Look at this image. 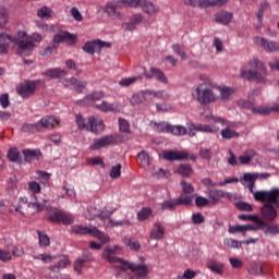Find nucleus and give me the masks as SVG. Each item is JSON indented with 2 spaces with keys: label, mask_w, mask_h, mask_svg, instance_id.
<instances>
[{
  "label": "nucleus",
  "mask_w": 279,
  "mask_h": 279,
  "mask_svg": "<svg viewBox=\"0 0 279 279\" xmlns=\"http://www.w3.org/2000/svg\"><path fill=\"white\" fill-rule=\"evenodd\" d=\"M68 265H71V260H69V256L63 255L59 257L58 263L49 266L48 269L52 271V274H60L62 269H66Z\"/></svg>",
  "instance_id": "412c9836"
},
{
  "label": "nucleus",
  "mask_w": 279,
  "mask_h": 279,
  "mask_svg": "<svg viewBox=\"0 0 279 279\" xmlns=\"http://www.w3.org/2000/svg\"><path fill=\"white\" fill-rule=\"evenodd\" d=\"M21 130H22V132H25L28 134H36V132H40L38 122L23 124Z\"/></svg>",
  "instance_id": "de8ad7c7"
},
{
  "label": "nucleus",
  "mask_w": 279,
  "mask_h": 279,
  "mask_svg": "<svg viewBox=\"0 0 279 279\" xmlns=\"http://www.w3.org/2000/svg\"><path fill=\"white\" fill-rule=\"evenodd\" d=\"M189 130L193 131L195 130L196 132H205V133H209L213 134V132H215V128L208 125V124H191Z\"/></svg>",
  "instance_id": "58836bf2"
},
{
  "label": "nucleus",
  "mask_w": 279,
  "mask_h": 279,
  "mask_svg": "<svg viewBox=\"0 0 279 279\" xmlns=\"http://www.w3.org/2000/svg\"><path fill=\"white\" fill-rule=\"evenodd\" d=\"M223 244L227 245V247H230L231 250L232 248L241 250V247H242V243L232 238L225 239Z\"/></svg>",
  "instance_id": "13d9d810"
},
{
  "label": "nucleus",
  "mask_w": 279,
  "mask_h": 279,
  "mask_svg": "<svg viewBox=\"0 0 279 279\" xmlns=\"http://www.w3.org/2000/svg\"><path fill=\"white\" fill-rule=\"evenodd\" d=\"M131 106H138L141 104H145V96L143 94V90H140L132 95L130 99Z\"/></svg>",
  "instance_id": "a18cd8bd"
},
{
  "label": "nucleus",
  "mask_w": 279,
  "mask_h": 279,
  "mask_svg": "<svg viewBox=\"0 0 279 279\" xmlns=\"http://www.w3.org/2000/svg\"><path fill=\"white\" fill-rule=\"evenodd\" d=\"M207 195L213 204H219L226 197V193L221 190H208Z\"/></svg>",
  "instance_id": "2f4dec72"
},
{
  "label": "nucleus",
  "mask_w": 279,
  "mask_h": 279,
  "mask_svg": "<svg viewBox=\"0 0 279 279\" xmlns=\"http://www.w3.org/2000/svg\"><path fill=\"white\" fill-rule=\"evenodd\" d=\"M260 230H263V232H264V234H266V236H269V235L276 236V234H279V226L278 225H269L266 222V226Z\"/></svg>",
  "instance_id": "c03bdc74"
},
{
  "label": "nucleus",
  "mask_w": 279,
  "mask_h": 279,
  "mask_svg": "<svg viewBox=\"0 0 279 279\" xmlns=\"http://www.w3.org/2000/svg\"><path fill=\"white\" fill-rule=\"evenodd\" d=\"M165 160H189V153L178 151V150H168L163 154Z\"/></svg>",
  "instance_id": "b1692460"
},
{
  "label": "nucleus",
  "mask_w": 279,
  "mask_h": 279,
  "mask_svg": "<svg viewBox=\"0 0 279 279\" xmlns=\"http://www.w3.org/2000/svg\"><path fill=\"white\" fill-rule=\"evenodd\" d=\"M220 134H221L222 138H225L226 141H230L232 138H239V136H240L239 132L232 130L230 126L222 129L220 131Z\"/></svg>",
  "instance_id": "4c0bfd02"
},
{
  "label": "nucleus",
  "mask_w": 279,
  "mask_h": 279,
  "mask_svg": "<svg viewBox=\"0 0 279 279\" xmlns=\"http://www.w3.org/2000/svg\"><path fill=\"white\" fill-rule=\"evenodd\" d=\"M180 185L182 186L183 195H191L192 193H195V187H193V184L186 182L185 180H182Z\"/></svg>",
  "instance_id": "864d4df0"
},
{
  "label": "nucleus",
  "mask_w": 279,
  "mask_h": 279,
  "mask_svg": "<svg viewBox=\"0 0 279 279\" xmlns=\"http://www.w3.org/2000/svg\"><path fill=\"white\" fill-rule=\"evenodd\" d=\"M72 234H89L92 236L93 234V228L84 227L83 225H74L71 227Z\"/></svg>",
  "instance_id": "f704fd0d"
},
{
  "label": "nucleus",
  "mask_w": 279,
  "mask_h": 279,
  "mask_svg": "<svg viewBox=\"0 0 279 279\" xmlns=\"http://www.w3.org/2000/svg\"><path fill=\"white\" fill-rule=\"evenodd\" d=\"M137 158L140 160L141 167H149V155L145 150L140 151L137 154Z\"/></svg>",
  "instance_id": "5fc2aeb1"
},
{
  "label": "nucleus",
  "mask_w": 279,
  "mask_h": 279,
  "mask_svg": "<svg viewBox=\"0 0 279 279\" xmlns=\"http://www.w3.org/2000/svg\"><path fill=\"white\" fill-rule=\"evenodd\" d=\"M170 126L171 124H169L168 122H159L155 124L157 132H162L166 134H169Z\"/></svg>",
  "instance_id": "69168bd1"
},
{
  "label": "nucleus",
  "mask_w": 279,
  "mask_h": 279,
  "mask_svg": "<svg viewBox=\"0 0 279 279\" xmlns=\"http://www.w3.org/2000/svg\"><path fill=\"white\" fill-rule=\"evenodd\" d=\"M41 82L43 81L40 80H26L19 84V86L16 87V93L17 95H20V97L29 98L36 92V86H38V84H41Z\"/></svg>",
  "instance_id": "9b49d317"
},
{
  "label": "nucleus",
  "mask_w": 279,
  "mask_h": 279,
  "mask_svg": "<svg viewBox=\"0 0 279 279\" xmlns=\"http://www.w3.org/2000/svg\"><path fill=\"white\" fill-rule=\"evenodd\" d=\"M22 154L26 162H32V160H38V156H40V150L24 149Z\"/></svg>",
  "instance_id": "e433bc0d"
},
{
  "label": "nucleus",
  "mask_w": 279,
  "mask_h": 279,
  "mask_svg": "<svg viewBox=\"0 0 279 279\" xmlns=\"http://www.w3.org/2000/svg\"><path fill=\"white\" fill-rule=\"evenodd\" d=\"M177 206H179L177 198L172 201H163L161 203V210H175Z\"/></svg>",
  "instance_id": "680f3d73"
},
{
  "label": "nucleus",
  "mask_w": 279,
  "mask_h": 279,
  "mask_svg": "<svg viewBox=\"0 0 279 279\" xmlns=\"http://www.w3.org/2000/svg\"><path fill=\"white\" fill-rule=\"evenodd\" d=\"M168 134H172V136H185L186 128L182 125H171Z\"/></svg>",
  "instance_id": "37998d69"
},
{
  "label": "nucleus",
  "mask_w": 279,
  "mask_h": 279,
  "mask_svg": "<svg viewBox=\"0 0 279 279\" xmlns=\"http://www.w3.org/2000/svg\"><path fill=\"white\" fill-rule=\"evenodd\" d=\"M102 258L107 260V263H123V258L114 256V251L110 247L104 250Z\"/></svg>",
  "instance_id": "c756f323"
},
{
  "label": "nucleus",
  "mask_w": 279,
  "mask_h": 279,
  "mask_svg": "<svg viewBox=\"0 0 279 279\" xmlns=\"http://www.w3.org/2000/svg\"><path fill=\"white\" fill-rule=\"evenodd\" d=\"M8 9L0 5V27H5L8 25Z\"/></svg>",
  "instance_id": "052dcab7"
},
{
  "label": "nucleus",
  "mask_w": 279,
  "mask_h": 279,
  "mask_svg": "<svg viewBox=\"0 0 279 279\" xmlns=\"http://www.w3.org/2000/svg\"><path fill=\"white\" fill-rule=\"evenodd\" d=\"M119 130L124 134H132V130L130 129V122H128V120L123 118L119 119Z\"/></svg>",
  "instance_id": "6e6d98bb"
},
{
  "label": "nucleus",
  "mask_w": 279,
  "mask_h": 279,
  "mask_svg": "<svg viewBox=\"0 0 279 279\" xmlns=\"http://www.w3.org/2000/svg\"><path fill=\"white\" fill-rule=\"evenodd\" d=\"M165 236V227L160 222H155L150 231V239L154 241H160Z\"/></svg>",
  "instance_id": "bb28decb"
},
{
  "label": "nucleus",
  "mask_w": 279,
  "mask_h": 279,
  "mask_svg": "<svg viewBox=\"0 0 279 279\" xmlns=\"http://www.w3.org/2000/svg\"><path fill=\"white\" fill-rule=\"evenodd\" d=\"M254 43L258 47H263L265 51H270V52L279 51V43L269 41L268 39H265L263 37H255Z\"/></svg>",
  "instance_id": "aec40b11"
},
{
  "label": "nucleus",
  "mask_w": 279,
  "mask_h": 279,
  "mask_svg": "<svg viewBox=\"0 0 279 279\" xmlns=\"http://www.w3.org/2000/svg\"><path fill=\"white\" fill-rule=\"evenodd\" d=\"M119 141H121V135L109 134L94 140L93 144L89 146V149H92V151H97L102 149V147H110V145H114L119 143Z\"/></svg>",
  "instance_id": "1a4fd4ad"
},
{
  "label": "nucleus",
  "mask_w": 279,
  "mask_h": 279,
  "mask_svg": "<svg viewBox=\"0 0 279 279\" xmlns=\"http://www.w3.org/2000/svg\"><path fill=\"white\" fill-rule=\"evenodd\" d=\"M178 206H193V196H184L182 194L179 198H177Z\"/></svg>",
  "instance_id": "4d7b16f0"
},
{
  "label": "nucleus",
  "mask_w": 279,
  "mask_h": 279,
  "mask_svg": "<svg viewBox=\"0 0 279 279\" xmlns=\"http://www.w3.org/2000/svg\"><path fill=\"white\" fill-rule=\"evenodd\" d=\"M248 70L241 71V77L248 80V82H256L257 84H267V68L257 58L248 62Z\"/></svg>",
  "instance_id": "7ed1b4c3"
},
{
  "label": "nucleus",
  "mask_w": 279,
  "mask_h": 279,
  "mask_svg": "<svg viewBox=\"0 0 279 279\" xmlns=\"http://www.w3.org/2000/svg\"><path fill=\"white\" fill-rule=\"evenodd\" d=\"M207 268L211 270L216 276H223V269H226V265L216 259L207 260Z\"/></svg>",
  "instance_id": "5701e85b"
},
{
  "label": "nucleus",
  "mask_w": 279,
  "mask_h": 279,
  "mask_svg": "<svg viewBox=\"0 0 279 279\" xmlns=\"http://www.w3.org/2000/svg\"><path fill=\"white\" fill-rule=\"evenodd\" d=\"M243 180L244 182H248L246 184V189H248L250 193H252L255 202H269L270 204H275V208H279L278 189H272L270 191L254 192V184L256 180H258V174L256 173H244Z\"/></svg>",
  "instance_id": "f03ea898"
},
{
  "label": "nucleus",
  "mask_w": 279,
  "mask_h": 279,
  "mask_svg": "<svg viewBox=\"0 0 279 279\" xmlns=\"http://www.w3.org/2000/svg\"><path fill=\"white\" fill-rule=\"evenodd\" d=\"M218 90L221 101H230V97H232V95H234V93L236 92V89L226 86L218 87Z\"/></svg>",
  "instance_id": "72a5a7b5"
},
{
  "label": "nucleus",
  "mask_w": 279,
  "mask_h": 279,
  "mask_svg": "<svg viewBox=\"0 0 279 279\" xmlns=\"http://www.w3.org/2000/svg\"><path fill=\"white\" fill-rule=\"evenodd\" d=\"M247 271L252 276H260L263 275V266L258 263H253L248 266Z\"/></svg>",
  "instance_id": "09e8293b"
},
{
  "label": "nucleus",
  "mask_w": 279,
  "mask_h": 279,
  "mask_svg": "<svg viewBox=\"0 0 279 279\" xmlns=\"http://www.w3.org/2000/svg\"><path fill=\"white\" fill-rule=\"evenodd\" d=\"M122 243L133 252H138V250H141V243L135 238L124 236L122 238Z\"/></svg>",
  "instance_id": "473e14b6"
},
{
  "label": "nucleus",
  "mask_w": 279,
  "mask_h": 279,
  "mask_svg": "<svg viewBox=\"0 0 279 279\" xmlns=\"http://www.w3.org/2000/svg\"><path fill=\"white\" fill-rule=\"evenodd\" d=\"M75 121L78 130H86V132H92V134H101L106 130L104 120L93 116L84 118L82 114H76Z\"/></svg>",
  "instance_id": "20e7f679"
},
{
  "label": "nucleus",
  "mask_w": 279,
  "mask_h": 279,
  "mask_svg": "<svg viewBox=\"0 0 279 279\" xmlns=\"http://www.w3.org/2000/svg\"><path fill=\"white\" fill-rule=\"evenodd\" d=\"M77 43V36H54L53 47H59L60 44L73 46Z\"/></svg>",
  "instance_id": "a878e982"
},
{
  "label": "nucleus",
  "mask_w": 279,
  "mask_h": 279,
  "mask_svg": "<svg viewBox=\"0 0 279 279\" xmlns=\"http://www.w3.org/2000/svg\"><path fill=\"white\" fill-rule=\"evenodd\" d=\"M39 19H51V9L49 7H41L37 10Z\"/></svg>",
  "instance_id": "0e129e2a"
},
{
  "label": "nucleus",
  "mask_w": 279,
  "mask_h": 279,
  "mask_svg": "<svg viewBox=\"0 0 279 279\" xmlns=\"http://www.w3.org/2000/svg\"><path fill=\"white\" fill-rule=\"evenodd\" d=\"M142 10L146 12V14H156L158 12V7H155L154 3L145 0V3L142 5Z\"/></svg>",
  "instance_id": "603ef678"
},
{
  "label": "nucleus",
  "mask_w": 279,
  "mask_h": 279,
  "mask_svg": "<svg viewBox=\"0 0 279 279\" xmlns=\"http://www.w3.org/2000/svg\"><path fill=\"white\" fill-rule=\"evenodd\" d=\"M262 204H265L260 208L262 217L265 221H275L278 217V211L276 210V204L269 203V202H262Z\"/></svg>",
  "instance_id": "ddd939ff"
},
{
  "label": "nucleus",
  "mask_w": 279,
  "mask_h": 279,
  "mask_svg": "<svg viewBox=\"0 0 279 279\" xmlns=\"http://www.w3.org/2000/svg\"><path fill=\"white\" fill-rule=\"evenodd\" d=\"M44 75H46V77H51L52 80H59V77H65L66 72L57 68L47 70Z\"/></svg>",
  "instance_id": "c9c22d12"
},
{
  "label": "nucleus",
  "mask_w": 279,
  "mask_h": 279,
  "mask_svg": "<svg viewBox=\"0 0 279 279\" xmlns=\"http://www.w3.org/2000/svg\"><path fill=\"white\" fill-rule=\"evenodd\" d=\"M123 8H125L123 0L116 3L109 2L105 7V12L107 16H110V19H113L114 21H125V14L119 11Z\"/></svg>",
  "instance_id": "f8f14e48"
},
{
  "label": "nucleus",
  "mask_w": 279,
  "mask_h": 279,
  "mask_svg": "<svg viewBox=\"0 0 279 279\" xmlns=\"http://www.w3.org/2000/svg\"><path fill=\"white\" fill-rule=\"evenodd\" d=\"M58 123L59 121L56 117L46 116L37 122V125L39 128V132H43V130H53V128L58 125Z\"/></svg>",
  "instance_id": "6ab92c4d"
},
{
  "label": "nucleus",
  "mask_w": 279,
  "mask_h": 279,
  "mask_svg": "<svg viewBox=\"0 0 279 279\" xmlns=\"http://www.w3.org/2000/svg\"><path fill=\"white\" fill-rule=\"evenodd\" d=\"M101 112H119V108L114 104L108 101H102L100 105L96 106Z\"/></svg>",
  "instance_id": "ea45409f"
},
{
  "label": "nucleus",
  "mask_w": 279,
  "mask_h": 279,
  "mask_svg": "<svg viewBox=\"0 0 279 279\" xmlns=\"http://www.w3.org/2000/svg\"><path fill=\"white\" fill-rule=\"evenodd\" d=\"M141 80H143V76H132L128 78H122L119 82V86H123V87L132 86V84H134L135 82H141Z\"/></svg>",
  "instance_id": "8fccbe9b"
},
{
  "label": "nucleus",
  "mask_w": 279,
  "mask_h": 279,
  "mask_svg": "<svg viewBox=\"0 0 279 279\" xmlns=\"http://www.w3.org/2000/svg\"><path fill=\"white\" fill-rule=\"evenodd\" d=\"M151 215V208L149 207H143L138 213H137V219L138 221H147L149 219V216Z\"/></svg>",
  "instance_id": "3c124183"
},
{
  "label": "nucleus",
  "mask_w": 279,
  "mask_h": 279,
  "mask_svg": "<svg viewBox=\"0 0 279 279\" xmlns=\"http://www.w3.org/2000/svg\"><path fill=\"white\" fill-rule=\"evenodd\" d=\"M106 97V94L102 90L93 92L92 94L85 96L83 99L77 100L76 104L78 106H90L95 104V101H101Z\"/></svg>",
  "instance_id": "dca6fc26"
},
{
  "label": "nucleus",
  "mask_w": 279,
  "mask_h": 279,
  "mask_svg": "<svg viewBox=\"0 0 279 279\" xmlns=\"http://www.w3.org/2000/svg\"><path fill=\"white\" fill-rule=\"evenodd\" d=\"M40 247H49L50 240L47 233L37 231Z\"/></svg>",
  "instance_id": "e2e57ef3"
},
{
  "label": "nucleus",
  "mask_w": 279,
  "mask_h": 279,
  "mask_svg": "<svg viewBox=\"0 0 279 279\" xmlns=\"http://www.w3.org/2000/svg\"><path fill=\"white\" fill-rule=\"evenodd\" d=\"M252 112H254V114H271V112H279V105H274L272 107H268V106L253 107Z\"/></svg>",
  "instance_id": "cd10ccee"
},
{
  "label": "nucleus",
  "mask_w": 279,
  "mask_h": 279,
  "mask_svg": "<svg viewBox=\"0 0 279 279\" xmlns=\"http://www.w3.org/2000/svg\"><path fill=\"white\" fill-rule=\"evenodd\" d=\"M110 47H112V43L110 41H104L101 39H93V40L86 41L82 47V49L85 53H88V56H95V53H97L98 56H101V49H110Z\"/></svg>",
  "instance_id": "0eeeda50"
},
{
  "label": "nucleus",
  "mask_w": 279,
  "mask_h": 279,
  "mask_svg": "<svg viewBox=\"0 0 279 279\" xmlns=\"http://www.w3.org/2000/svg\"><path fill=\"white\" fill-rule=\"evenodd\" d=\"M121 29L124 34H130V32H134V29H136V25L132 22H124L121 24Z\"/></svg>",
  "instance_id": "338daca9"
},
{
  "label": "nucleus",
  "mask_w": 279,
  "mask_h": 279,
  "mask_svg": "<svg viewBox=\"0 0 279 279\" xmlns=\"http://www.w3.org/2000/svg\"><path fill=\"white\" fill-rule=\"evenodd\" d=\"M124 8H143L145 0H122Z\"/></svg>",
  "instance_id": "bf43d9fd"
},
{
  "label": "nucleus",
  "mask_w": 279,
  "mask_h": 279,
  "mask_svg": "<svg viewBox=\"0 0 279 279\" xmlns=\"http://www.w3.org/2000/svg\"><path fill=\"white\" fill-rule=\"evenodd\" d=\"M48 219L52 221L53 223H63V226H71L75 220L73 219V216L64 214V211L48 206Z\"/></svg>",
  "instance_id": "9d476101"
},
{
  "label": "nucleus",
  "mask_w": 279,
  "mask_h": 279,
  "mask_svg": "<svg viewBox=\"0 0 279 279\" xmlns=\"http://www.w3.org/2000/svg\"><path fill=\"white\" fill-rule=\"evenodd\" d=\"M192 8H211L215 5H226L228 0H185Z\"/></svg>",
  "instance_id": "4468645a"
},
{
  "label": "nucleus",
  "mask_w": 279,
  "mask_h": 279,
  "mask_svg": "<svg viewBox=\"0 0 279 279\" xmlns=\"http://www.w3.org/2000/svg\"><path fill=\"white\" fill-rule=\"evenodd\" d=\"M238 218L241 221H254V223H256L257 230H263V228L267 226V222H265V220L256 215H239Z\"/></svg>",
  "instance_id": "4be33fe9"
},
{
  "label": "nucleus",
  "mask_w": 279,
  "mask_h": 279,
  "mask_svg": "<svg viewBox=\"0 0 279 279\" xmlns=\"http://www.w3.org/2000/svg\"><path fill=\"white\" fill-rule=\"evenodd\" d=\"M28 189L34 194L32 195L31 202H28L27 208H36L37 213H43V210H49L47 199L40 202L38 201V196H36V193H40V184L36 181H31L28 183Z\"/></svg>",
  "instance_id": "423d86ee"
},
{
  "label": "nucleus",
  "mask_w": 279,
  "mask_h": 279,
  "mask_svg": "<svg viewBox=\"0 0 279 279\" xmlns=\"http://www.w3.org/2000/svg\"><path fill=\"white\" fill-rule=\"evenodd\" d=\"M250 230L256 231L258 230V228H256V226L254 225H235V226H230L228 229V232L230 234H236L239 232L241 234H245Z\"/></svg>",
  "instance_id": "393cba45"
},
{
  "label": "nucleus",
  "mask_w": 279,
  "mask_h": 279,
  "mask_svg": "<svg viewBox=\"0 0 279 279\" xmlns=\"http://www.w3.org/2000/svg\"><path fill=\"white\" fill-rule=\"evenodd\" d=\"M110 178L117 180V178H121V163H117L111 168Z\"/></svg>",
  "instance_id": "774afa93"
},
{
  "label": "nucleus",
  "mask_w": 279,
  "mask_h": 279,
  "mask_svg": "<svg viewBox=\"0 0 279 279\" xmlns=\"http://www.w3.org/2000/svg\"><path fill=\"white\" fill-rule=\"evenodd\" d=\"M232 16L233 14L228 11H220L216 13V23H221V25H229V23H232Z\"/></svg>",
  "instance_id": "c85d7f7f"
},
{
  "label": "nucleus",
  "mask_w": 279,
  "mask_h": 279,
  "mask_svg": "<svg viewBox=\"0 0 279 279\" xmlns=\"http://www.w3.org/2000/svg\"><path fill=\"white\" fill-rule=\"evenodd\" d=\"M92 236H96L104 244L110 243V235L99 231L97 228H93Z\"/></svg>",
  "instance_id": "49530a36"
},
{
  "label": "nucleus",
  "mask_w": 279,
  "mask_h": 279,
  "mask_svg": "<svg viewBox=\"0 0 279 279\" xmlns=\"http://www.w3.org/2000/svg\"><path fill=\"white\" fill-rule=\"evenodd\" d=\"M48 34H51L52 36H73L66 31H63L62 27L59 25H50V27L48 28Z\"/></svg>",
  "instance_id": "a19ab883"
},
{
  "label": "nucleus",
  "mask_w": 279,
  "mask_h": 279,
  "mask_svg": "<svg viewBox=\"0 0 279 279\" xmlns=\"http://www.w3.org/2000/svg\"><path fill=\"white\" fill-rule=\"evenodd\" d=\"M230 157L228 158V165L231 167H239V165H250L256 156V150L248 148L244 151L243 155H241L236 160V155L232 153V150H229Z\"/></svg>",
  "instance_id": "6e6552de"
},
{
  "label": "nucleus",
  "mask_w": 279,
  "mask_h": 279,
  "mask_svg": "<svg viewBox=\"0 0 279 279\" xmlns=\"http://www.w3.org/2000/svg\"><path fill=\"white\" fill-rule=\"evenodd\" d=\"M130 271L134 274L135 278L137 279H145L149 276V266L145 264H136L132 263L129 265Z\"/></svg>",
  "instance_id": "2eb2a0df"
},
{
  "label": "nucleus",
  "mask_w": 279,
  "mask_h": 279,
  "mask_svg": "<svg viewBox=\"0 0 279 279\" xmlns=\"http://www.w3.org/2000/svg\"><path fill=\"white\" fill-rule=\"evenodd\" d=\"M32 258H34L35 260H43L45 264L53 263V260H56V256L49 255L47 253L45 254L33 253Z\"/></svg>",
  "instance_id": "79ce46f5"
},
{
  "label": "nucleus",
  "mask_w": 279,
  "mask_h": 279,
  "mask_svg": "<svg viewBox=\"0 0 279 279\" xmlns=\"http://www.w3.org/2000/svg\"><path fill=\"white\" fill-rule=\"evenodd\" d=\"M193 98L202 106H208L219 99V96L206 83H201L196 88L192 89Z\"/></svg>",
  "instance_id": "39448f33"
},
{
  "label": "nucleus",
  "mask_w": 279,
  "mask_h": 279,
  "mask_svg": "<svg viewBox=\"0 0 279 279\" xmlns=\"http://www.w3.org/2000/svg\"><path fill=\"white\" fill-rule=\"evenodd\" d=\"M146 80H157V82H160L161 84H168L169 80L167 78V75H165V72H162L158 68H150L148 72L144 73Z\"/></svg>",
  "instance_id": "a211bd4d"
},
{
  "label": "nucleus",
  "mask_w": 279,
  "mask_h": 279,
  "mask_svg": "<svg viewBox=\"0 0 279 279\" xmlns=\"http://www.w3.org/2000/svg\"><path fill=\"white\" fill-rule=\"evenodd\" d=\"M63 86L68 87V88H72L75 90V93H83L84 92V88H86L87 86V83L85 81H81V80H77L75 77H71V78H65L63 80L62 82Z\"/></svg>",
  "instance_id": "f3484780"
},
{
  "label": "nucleus",
  "mask_w": 279,
  "mask_h": 279,
  "mask_svg": "<svg viewBox=\"0 0 279 279\" xmlns=\"http://www.w3.org/2000/svg\"><path fill=\"white\" fill-rule=\"evenodd\" d=\"M174 173L182 175V178H191V175H193V168L189 163H181L178 166Z\"/></svg>",
  "instance_id": "7c9ffc66"
},
{
  "label": "nucleus",
  "mask_w": 279,
  "mask_h": 279,
  "mask_svg": "<svg viewBox=\"0 0 279 279\" xmlns=\"http://www.w3.org/2000/svg\"><path fill=\"white\" fill-rule=\"evenodd\" d=\"M17 47V56H22L25 58L27 56H32V51H34V41L29 39V37L25 36H0V56H8V51L10 49H14Z\"/></svg>",
  "instance_id": "f257e3e1"
}]
</instances>
